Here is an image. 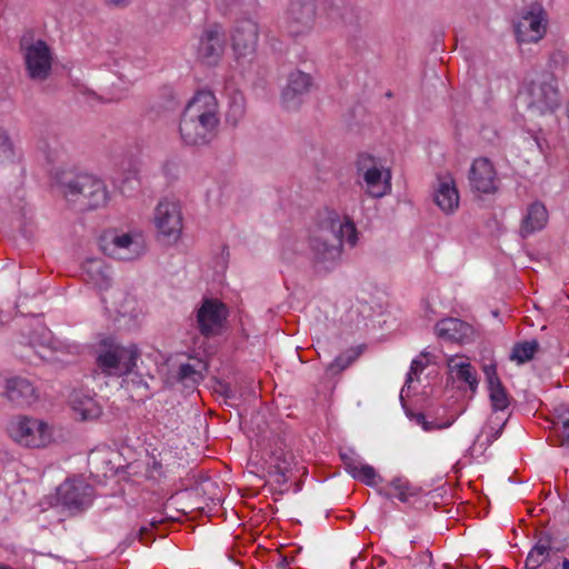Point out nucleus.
<instances>
[{
  "label": "nucleus",
  "mask_w": 569,
  "mask_h": 569,
  "mask_svg": "<svg viewBox=\"0 0 569 569\" xmlns=\"http://www.w3.org/2000/svg\"><path fill=\"white\" fill-rule=\"evenodd\" d=\"M300 489H301V483H300V482H297V483L295 485V492H298Z\"/></svg>",
  "instance_id": "nucleus-52"
},
{
  "label": "nucleus",
  "mask_w": 569,
  "mask_h": 569,
  "mask_svg": "<svg viewBox=\"0 0 569 569\" xmlns=\"http://www.w3.org/2000/svg\"><path fill=\"white\" fill-rule=\"evenodd\" d=\"M363 179L368 186L369 194L375 198L385 196L391 187L390 172H387V178L382 182V172L378 167L368 169L363 174Z\"/></svg>",
  "instance_id": "nucleus-25"
},
{
  "label": "nucleus",
  "mask_w": 569,
  "mask_h": 569,
  "mask_svg": "<svg viewBox=\"0 0 569 569\" xmlns=\"http://www.w3.org/2000/svg\"><path fill=\"white\" fill-rule=\"evenodd\" d=\"M286 491H287V490H282V489H281V490H279V493H281V495H282V493H284Z\"/></svg>",
  "instance_id": "nucleus-56"
},
{
  "label": "nucleus",
  "mask_w": 569,
  "mask_h": 569,
  "mask_svg": "<svg viewBox=\"0 0 569 569\" xmlns=\"http://www.w3.org/2000/svg\"><path fill=\"white\" fill-rule=\"evenodd\" d=\"M246 114V102L241 94H233L226 114L227 123L236 127Z\"/></svg>",
  "instance_id": "nucleus-34"
},
{
  "label": "nucleus",
  "mask_w": 569,
  "mask_h": 569,
  "mask_svg": "<svg viewBox=\"0 0 569 569\" xmlns=\"http://www.w3.org/2000/svg\"><path fill=\"white\" fill-rule=\"evenodd\" d=\"M140 351L136 345L121 346L111 337L100 341L96 363L107 376L122 377L131 373Z\"/></svg>",
  "instance_id": "nucleus-4"
},
{
  "label": "nucleus",
  "mask_w": 569,
  "mask_h": 569,
  "mask_svg": "<svg viewBox=\"0 0 569 569\" xmlns=\"http://www.w3.org/2000/svg\"><path fill=\"white\" fill-rule=\"evenodd\" d=\"M100 244L106 254L123 261L138 258L142 251L139 239L129 233L103 236Z\"/></svg>",
  "instance_id": "nucleus-10"
},
{
  "label": "nucleus",
  "mask_w": 569,
  "mask_h": 569,
  "mask_svg": "<svg viewBox=\"0 0 569 569\" xmlns=\"http://www.w3.org/2000/svg\"><path fill=\"white\" fill-rule=\"evenodd\" d=\"M421 356L425 357L427 359V361L425 363H431V358H433V356L430 353V352H427V351H422L421 352Z\"/></svg>",
  "instance_id": "nucleus-48"
},
{
  "label": "nucleus",
  "mask_w": 569,
  "mask_h": 569,
  "mask_svg": "<svg viewBox=\"0 0 569 569\" xmlns=\"http://www.w3.org/2000/svg\"><path fill=\"white\" fill-rule=\"evenodd\" d=\"M391 486L397 490L396 497L401 502H408L409 497L413 496L412 492H409V489H410L409 482L406 480H402L401 478H395L391 481Z\"/></svg>",
  "instance_id": "nucleus-37"
},
{
  "label": "nucleus",
  "mask_w": 569,
  "mask_h": 569,
  "mask_svg": "<svg viewBox=\"0 0 569 569\" xmlns=\"http://www.w3.org/2000/svg\"><path fill=\"white\" fill-rule=\"evenodd\" d=\"M208 369V365L201 360L198 365L182 363L180 365L177 379L187 387H193L203 380V371Z\"/></svg>",
  "instance_id": "nucleus-26"
},
{
  "label": "nucleus",
  "mask_w": 569,
  "mask_h": 569,
  "mask_svg": "<svg viewBox=\"0 0 569 569\" xmlns=\"http://www.w3.org/2000/svg\"><path fill=\"white\" fill-rule=\"evenodd\" d=\"M228 317L229 309L223 302L214 298H204L197 309V329L206 338L220 336Z\"/></svg>",
  "instance_id": "nucleus-7"
},
{
  "label": "nucleus",
  "mask_w": 569,
  "mask_h": 569,
  "mask_svg": "<svg viewBox=\"0 0 569 569\" xmlns=\"http://www.w3.org/2000/svg\"><path fill=\"white\" fill-rule=\"evenodd\" d=\"M357 563H358V558H352V560L350 561V566H351V568H352V569H356Z\"/></svg>",
  "instance_id": "nucleus-51"
},
{
  "label": "nucleus",
  "mask_w": 569,
  "mask_h": 569,
  "mask_svg": "<svg viewBox=\"0 0 569 569\" xmlns=\"http://www.w3.org/2000/svg\"><path fill=\"white\" fill-rule=\"evenodd\" d=\"M287 471H288V469L286 467H281L280 465H276L273 467V469L269 468L268 473H269V476L274 478V482L278 486H283L288 481Z\"/></svg>",
  "instance_id": "nucleus-41"
},
{
  "label": "nucleus",
  "mask_w": 569,
  "mask_h": 569,
  "mask_svg": "<svg viewBox=\"0 0 569 569\" xmlns=\"http://www.w3.org/2000/svg\"><path fill=\"white\" fill-rule=\"evenodd\" d=\"M4 395L10 402L19 407L30 406L38 399V393L32 382L21 377L7 380Z\"/></svg>",
  "instance_id": "nucleus-18"
},
{
  "label": "nucleus",
  "mask_w": 569,
  "mask_h": 569,
  "mask_svg": "<svg viewBox=\"0 0 569 569\" xmlns=\"http://www.w3.org/2000/svg\"><path fill=\"white\" fill-rule=\"evenodd\" d=\"M403 392H405V388L401 389V392H400V400H401V403H402V407L405 409V412L407 415V417L410 419V420H413L416 421L418 425H420L423 430L426 431H432V430H437V429H443V428H448L452 425V421H447L445 423H437L435 421H428L426 419V416L425 413L422 412H415L412 409H410L406 402H405V399H403Z\"/></svg>",
  "instance_id": "nucleus-32"
},
{
  "label": "nucleus",
  "mask_w": 569,
  "mask_h": 569,
  "mask_svg": "<svg viewBox=\"0 0 569 569\" xmlns=\"http://www.w3.org/2000/svg\"><path fill=\"white\" fill-rule=\"evenodd\" d=\"M258 24L250 20H241L232 33V48L239 56H247L256 50L258 43Z\"/></svg>",
  "instance_id": "nucleus-17"
},
{
  "label": "nucleus",
  "mask_w": 569,
  "mask_h": 569,
  "mask_svg": "<svg viewBox=\"0 0 569 569\" xmlns=\"http://www.w3.org/2000/svg\"><path fill=\"white\" fill-rule=\"evenodd\" d=\"M82 278L100 291L108 290L112 283L110 268L101 259H87L82 264Z\"/></svg>",
  "instance_id": "nucleus-20"
},
{
  "label": "nucleus",
  "mask_w": 569,
  "mask_h": 569,
  "mask_svg": "<svg viewBox=\"0 0 569 569\" xmlns=\"http://www.w3.org/2000/svg\"><path fill=\"white\" fill-rule=\"evenodd\" d=\"M547 222L548 211L545 204L540 201H535L527 208V212L521 220L519 234L522 239H526L530 234L542 230Z\"/></svg>",
  "instance_id": "nucleus-22"
},
{
  "label": "nucleus",
  "mask_w": 569,
  "mask_h": 569,
  "mask_svg": "<svg viewBox=\"0 0 569 569\" xmlns=\"http://www.w3.org/2000/svg\"><path fill=\"white\" fill-rule=\"evenodd\" d=\"M224 33L216 26L206 29L198 46V58L207 66H216L224 51Z\"/></svg>",
  "instance_id": "nucleus-14"
},
{
  "label": "nucleus",
  "mask_w": 569,
  "mask_h": 569,
  "mask_svg": "<svg viewBox=\"0 0 569 569\" xmlns=\"http://www.w3.org/2000/svg\"><path fill=\"white\" fill-rule=\"evenodd\" d=\"M154 222L159 234L168 243L179 239L182 230V216L176 202H159L156 208Z\"/></svg>",
  "instance_id": "nucleus-9"
},
{
  "label": "nucleus",
  "mask_w": 569,
  "mask_h": 569,
  "mask_svg": "<svg viewBox=\"0 0 569 569\" xmlns=\"http://www.w3.org/2000/svg\"><path fill=\"white\" fill-rule=\"evenodd\" d=\"M104 2L112 6H126L129 0H104Z\"/></svg>",
  "instance_id": "nucleus-47"
},
{
  "label": "nucleus",
  "mask_w": 569,
  "mask_h": 569,
  "mask_svg": "<svg viewBox=\"0 0 569 569\" xmlns=\"http://www.w3.org/2000/svg\"><path fill=\"white\" fill-rule=\"evenodd\" d=\"M550 550L549 542H542L539 540L527 556L525 568L526 569H538L547 559Z\"/></svg>",
  "instance_id": "nucleus-33"
},
{
  "label": "nucleus",
  "mask_w": 569,
  "mask_h": 569,
  "mask_svg": "<svg viewBox=\"0 0 569 569\" xmlns=\"http://www.w3.org/2000/svg\"><path fill=\"white\" fill-rule=\"evenodd\" d=\"M555 569H569V559L565 558L561 562V568L556 567Z\"/></svg>",
  "instance_id": "nucleus-49"
},
{
  "label": "nucleus",
  "mask_w": 569,
  "mask_h": 569,
  "mask_svg": "<svg viewBox=\"0 0 569 569\" xmlns=\"http://www.w3.org/2000/svg\"><path fill=\"white\" fill-rule=\"evenodd\" d=\"M51 342H52V339H51V332L48 331V330H44L41 335V342H40V346L42 348H46V349H49L51 350L52 347H51Z\"/></svg>",
  "instance_id": "nucleus-45"
},
{
  "label": "nucleus",
  "mask_w": 569,
  "mask_h": 569,
  "mask_svg": "<svg viewBox=\"0 0 569 569\" xmlns=\"http://www.w3.org/2000/svg\"><path fill=\"white\" fill-rule=\"evenodd\" d=\"M505 423H506V422H503V423L501 425V427H500V429H499V430L495 431V435L492 436V439H493V440H495V439H497V438L499 437V435H500V432H501L502 428L505 427Z\"/></svg>",
  "instance_id": "nucleus-50"
},
{
  "label": "nucleus",
  "mask_w": 569,
  "mask_h": 569,
  "mask_svg": "<svg viewBox=\"0 0 569 569\" xmlns=\"http://www.w3.org/2000/svg\"><path fill=\"white\" fill-rule=\"evenodd\" d=\"M559 106L558 89L549 82L532 81L527 92V107L532 112L545 114Z\"/></svg>",
  "instance_id": "nucleus-11"
},
{
  "label": "nucleus",
  "mask_w": 569,
  "mask_h": 569,
  "mask_svg": "<svg viewBox=\"0 0 569 569\" xmlns=\"http://www.w3.org/2000/svg\"><path fill=\"white\" fill-rule=\"evenodd\" d=\"M162 170L166 176L176 177L178 166L174 161L168 160L163 163Z\"/></svg>",
  "instance_id": "nucleus-44"
},
{
  "label": "nucleus",
  "mask_w": 569,
  "mask_h": 569,
  "mask_svg": "<svg viewBox=\"0 0 569 569\" xmlns=\"http://www.w3.org/2000/svg\"><path fill=\"white\" fill-rule=\"evenodd\" d=\"M39 355H40V357H41L42 359H47V356H46V355L40 353V352H39Z\"/></svg>",
  "instance_id": "nucleus-55"
},
{
  "label": "nucleus",
  "mask_w": 569,
  "mask_h": 569,
  "mask_svg": "<svg viewBox=\"0 0 569 569\" xmlns=\"http://www.w3.org/2000/svg\"><path fill=\"white\" fill-rule=\"evenodd\" d=\"M26 70L30 79L44 81L52 70V52L46 41L39 39L24 48Z\"/></svg>",
  "instance_id": "nucleus-8"
},
{
  "label": "nucleus",
  "mask_w": 569,
  "mask_h": 569,
  "mask_svg": "<svg viewBox=\"0 0 569 569\" xmlns=\"http://www.w3.org/2000/svg\"><path fill=\"white\" fill-rule=\"evenodd\" d=\"M218 124L214 94L200 90L187 103L181 114L180 137L188 146H204L216 137Z\"/></svg>",
  "instance_id": "nucleus-2"
},
{
  "label": "nucleus",
  "mask_w": 569,
  "mask_h": 569,
  "mask_svg": "<svg viewBox=\"0 0 569 569\" xmlns=\"http://www.w3.org/2000/svg\"><path fill=\"white\" fill-rule=\"evenodd\" d=\"M377 477L378 475L372 466L361 463L357 468V471L352 475L353 479L360 480L367 486H375Z\"/></svg>",
  "instance_id": "nucleus-36"
},
{
  "label": "nucleus",
  "mask_w": 569,
  "mask_h": 569,
  "mask_svg": "<svg viewBox=\"0 0 569 569\" xmlns=\"http://www.w3.org/2000/svg\"><path fill=\"white\" fill-rule=\"evenodd\" d=\"M555 415L553 429L558 432L559 446H569V407H557Z\"/></svg>",
  "instance_id": "nucleus-30"
},
{
  "label": "nucleus",
  "mask_w": 569,
  "mask_h": 569,
  "mask_svg": "<svg viewBox=\"0 0 569 569\" xmlns=\"http://www.w3.org/2000/svg\"><path fill=\"white\" fill-rule=\"evenodd\" d=\"M469 184L473 191L479 193H495L498 190L497 172L488 158L473 160L469 170Z\"/></svg>",
  "instance_id": "nucleus-12"
},
{
  "label": "nucleus",
  "mask_w": 569,
  "mask_h": 569,
  "mask_svg": "<svg viewBox=\"0 0 569 569\" xmlns=\"http://www.w3.org/2000/svg\"><path fill=\"white\" fill-rule=\"evenodd\" d=\"M312 87V78L309 73L296 70L288 78V84L282 91V103L287 110H297L303 97Z\"/></svg>",
  "instance_id": "nucleus-13"
},
{
  "label": "nucleus",
  "mask_w": 569,
  "mask_h": 569,
  "mask_svg": "<svg viewBox=\"0 0 569 569\" xmlns=\"http://www.w3.org/2000/svg\"><path fill=\"white\" fill-rule=\"evenodd\" d=\"M340 458L343 462L345 469L352 477L360 466V461L353 456V452H340Z\"/></svg>",
  "instance_id": "nucleus-39"
},
{
  "label": "nucleus",
  "mask_w": 569,
  "mask_h": 569,
  "mask_svg": "<svg viewBox=\"0 0 569 569\" xmlns=\"http://www.w3.org/2000/svg\"><path fill=\"white\" fill-rule=\"evenodd\" d=\"M147 535H148V529L146 527H141L139 532H138V536H139V540L142 543H147L148 542V539L146 537Z\"/></svg>",
  "instance_id": "nucleus-46"
},
{
  "label": "nucleus",
  "mask_w": 569,
  "mask_h": 569,
  "mask_svg": "<svg viewBox=\"0 0 569 569\" xmlns=\"http://www.w3.org/2000/svg\"><path fill=\"white\" fill-rule=\"evenodd\" d=\"M539 349L540 345L536 339L516 342L509 358L518 365H522L532 360Z\"/></svg>",
  "instance_id": "nucleus-28"
},
{
  "label": "nucleus",
  "mask_w": 569,
  "mask_h": 569,
  "mask_svg": "<svg viewBox=\"0 0 569 569\" xmlns=\"http://www.w3.org/2000/svg\"><path fill=\"white\" fill-rule=\"evenodd\" d=\"M316 17L315 0H291L288 9V20L297 28L293 33H302L309 29Z\"/></svg>",
  "instance_id": "nucleus-19"
},
{
  "label": "nucleus",
  "mask_w": 569,
  "mask_h": 569,
  "mask_svg": "<svg viewBox=\"0 0 569 569\" xmlns=\"http://www.w3.org/2000/svg\"><path fill=\"white\" fill-rule=\"evenodd\" d=\"M483 372L489 390V398L493 411H503L508 408L509 395L507 389L502 385L498 373L496 363H489L483 366Z\"/></svg>",
  "instance_id": "nucleus-21"
},
{
  "label": "nucleus",
  "mask_w": 569,
  "mask_h": 569,
  "mask_svg": "<svg viewBox=\"0 0 569 569\" xmlns=\"http://www.w3.org/2000/svg\"><path fill=\"white\" fill-rule=\"evenodd\" d=\"M12 460V456L4 448L2 443H0V472L6 468L7 463Z\"/></svg>",
  "instance_id": "nucleus-43"
},
{
  "label": "nucleus",
  "mask_w": 569,
  "mask_h": 569,
  "mask_svg": "<svg viewBox=\"0 0 569 569\" xmlns=\"http://www.w3.org/2000/svg\"><path fill=\"white\" fill-rule=\"evenodd\" d=\"M216 392H219L227 399L234 398V392L231 389L230 385L223 381H217V387L214 388Z\"/></svg>",
  "instance_id": "nucleus-42"
},
{
  "label": "nucleus",
  "mask_w": 569,
  "mask_h": 569,
  "mask_svg": "<svg viewBox=\"0 0 569 569\" xmlns=\"http://www.w3.org/2000/svg\"><path fill=\"white\" fill-rule=\"evenodd\" d=\"M93 498L94 488L90 483L80 478H68L57 488L54 506L77 516L92 505Z\"/></svg>",
  "instance_id": "nucleus-5"
},
{
  "label": "nucleus",
  "mask_w": 569,
  "mask_h": 569,
  "mask_svg": "<svg viewBox=\"0 0 569 569\" xmlns=\"http://www.w3.org/2000/svg\"><path fill=\"white\" fill-rule=\"evenodd\" d=\"M360 355L361 348H349L335 358V360L327 367V371L333 376L339 375L356 361Z\"/></svg>",
  "instance_id": "nucleus-31"
},
{
  "label": "nucleus",
  "mask_w": 569,
  "mask_h": 569,
  "mask_svg": "<svg viewBox=\"0 0 569 569\" xmlns=\"http://www.w3.org/2000/svg\"><path fill=\"white\" fill-rule=\"evenodd\" d=\"M436 335L449 342L470 343L475 339V330L471 325L458 318H446L435 326Z\"/></svg>",
  "instance_id": "nucleus-15"
},
{
  "label": "nucleus",
  "mask_w": 569,
  "mask_h": 569,
  "mask_svg": "<svg viewBox=\"0 0 569 569\" xmlns=\"http://www.w3.org/2000/svg\"><path fill=\"white\" fill-rule=\"evenodd\" d=\"M71 408L82 421L96 420L102 413L101 406L90 396L74 392L70 398Z\"/></svg>",
  "instance_id": "nucleus-24"
},
{
  "label": "nucleus",
  "mask_w": 569,
  "mask_h": 569,
  "mask_svg": "<svg viewBox=\"0 0 569 569\" xmlns=\"http://www.w3.org/2000/svg\"><path fill=\"white\" fill-rule=\"evenodd\" d=\"M7 431L16 442L26 447H44L51 439L49 427L44 421L27 416L13 417L7 426Z\"/></svg>",
  "instance_id": "nucleus-6"
},
{
  "label": "nucleus",
  "mask_w": 569,
  "mask_h": 569,
  "mask_svg": "<svg viewBox=\"0 0 569 569\" xmlns=\"http://www.w3.org/2000/svg\"><path fill=\"white\" fill-rule=\"evenodd\" d=\"M161 521H162V520L156 521V520L153 519V520H151L150 525H151L152 527H156V526H157L158 523H160Z\"/></svg>",
  "instance_id": "nucleus-53"
},
{
  "label": "nucleus",
  "mask_w": 569,
  "mask_h": 569,
  "mask_svg": "<svg viewBox=\"0 0 569 569\" xmlns=\"http://www.w3.org/2000/svg\"><path fill=\"white\" fill-rule=\"evenodd\" d=\"M377 160L375 157L368 153H360L357 160V169L359 173L365 174L368 169L376 168Z\"/></svg>",
  "instance_id": "nucleus-38"
},
{
  "label": "nucleus",
  "mask_w": 569,
  "mask_h": 569,
  "mask_svg": "<svg viewBox=\"0 0 569 569\" xmlns=\"http://www.w3.org/2000/svg\"><path fill=\"white\" fill-rule=\"evenodd\" d=\"M58 193L79 211L106 206L109 194L104 182L89 173L61 170L54 177Z\"/></svg>",
  "instance_id": "nucleus-3"
},
{
  "label": "nucleus",
  "mask_w": 569,
  "mask_h": 569,
  "mask_svg": "<svg viewBox=\"0 0 569 569\" xmlns=\"http://www.w3.org/2000/svg\"><path fill=\"white\" fill-rule=\"evenodd\" d=\"M433 199L443 212H453L459 206V193L453 180H440L438 188L435 190Z\"/></svg>",
  "instance_id": "nucleus-23"
},
{
  "label": "nucleus",
  "mask_w": 569,
  "mask_h": 569,
  "mask_svg": "<svg viewBox=\"0 0 569 569\" xmlns=\"http://www.w3.org/2000/svg\"><path fill=\"white\" fill-rule=\"evenodd\" d=\"M14 149L13 143L8 133L0 129V162L13 161Z\"/></svg>",
  "instance_id": "nucleus-35"
},
{
  "label": "nucleus",
  "mask_w": 569,
  "mask_h": 569,
  "mask_svg": "<svg viewBox=\"0 0 569 569\" xmlns=\"http://www.w3.org/2000/svg\"><path fill=\"white\" fill-rule=\"evenodd\" d=\"M492 316H493V317H498V316H499V311H498V310H493V311H492Z\"/></svg>",
  "instance_id": "nucleus-54"
},
{
  "label": "nucleus",
  "mask_w": 569,
  "mask_h": 569,
  "mask_svg": "<svg viewBox=\"0 0 569 569\" xmlns=\"http://www.w3.org/2000/svg\"><path fill=\"white\" fill-rule=\"evenodd\" d=\"M426 367H427V363L422 362L421 360H419V359L412 360L403 388L407 387L409 389L410 383L413 380V376H418L420 372H422V370Z\"/></svg>",
  "instance_id": "nucleus-40"
},
{
  "label": "nucleus",
  "mask_w": 569,
  "mask_h": 569,
  "mask_svg": "<svg viewBox=\"0 0 569 569\" xmlns=\"http://www.w3.org/2000/svg\"><path fill=\"white\" fill-rule=\"evenodd\" d=\"M449 370L451 373H456L458 380L468 383L470 390L475 392L478 387V379L476 369L469 362H459L453 363V360H450L448 363Z\"/></svg>",
  "instance_id": "nucleus-29"
},
{
  "label": "nucleus",
  "mask_w": 569,
  "mask_h": 569,
  "mask_svg": "<svg viewBox=\"0 0 569 569\" xmlns=\"http://www.w3.org/2000/svg\"><path fill=\"white\" fill-rule=\"evenodd\" d=\"M329 16L332 19L340 18L347 24L358 22V13L350 0H328Z\"/></svg>",
  "instance_id": "nucleus-27"
},
{
  "label": "nucleus",
  "mask_w": 569,
  "mask_h": 569,
  "mask_svg": "<svg viewBox=\"0 0 569 569\" xmlns=\"http://www.w3.org/2000/svg\"><path fill=\"white\" fill-rule=\"evenodd\" d=\"M537 8L538 12L533 9L527 11L515 24V33L519 42H537L543 37L546 24L542 23L541 8L539 6Z\"/></svg>",
  "instance_id": "nucleus-16"
},
{
  "label": "nucleus",
  "mask_w": 569,
  "mask_h": 569,
  "mask_svg": "<svg viewBox=\"0 0 569 569\" xmlns=\"http://www.w3.org/2000/svg\"><path fill=\"white\" fill-rule=\"evenodd\" d=\"M357 240L358 231L351 219L341 220L338 212L325 209L317 216L309 244L317 261L333 262L340 258L343 241L355 246Z\"/></svg>",
  "instance_id": "nucleus-1"
}]
</instances>
